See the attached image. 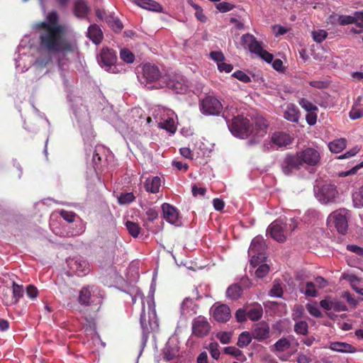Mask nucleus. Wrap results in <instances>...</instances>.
<instances>
[{"label": "nucleus", "mask_w": 363, "mask_h": 363, "mask_svg": "<svg viewBox=\"0 0 363 363\" xmlns=\"http://www.w3.org/2000/svg\"><path fill=\"white\" fill-rule=\"evenodd\" d=\"M51 62L49 55L38 58L31 66V73L33 74V80H38L47 73L46 67Z\"/></svg>", "instance_id": "f3484780"}, {"label": "nucleus", "mask_w": 363, "mask_h": 363, "mask_svg": "<svg viewBox=\"0 0 363 363\" xmlns=\"http://www.w3.org/2000/svg\"><path fill=\"white\" fill-rule=\"evenodd\" d=\"M60 216L69 223H72L75 220V218L77 217L76 214L72 211H67L65 210H61L60 211Z\"/></svg>", "instance_id": "bf43d9fd"}, {"label": "nucleus", "mask_w": 363, "mask_h": 363, "mask_svg": "<svg viewBox=\"0 0 363 363\" xmlns=\"http://www.w3.org/2000/svg\"><path fill=\"white\" fill-rule=\"evenodd\" d=\"M233 76L245 83L251 82L250 77L242 71H237L233 73Z\"/></svg>", "instance_id": "e2e57ef3"}, {"label": "nucleus", "mask_w": 363, "mask_h": 363, "mask_svg": "<svg viewBox=\"0 0 363 363\" xmlns=\"http://www.w3.org/2000/svg\"><path fill=\"white\" fill-rule=\"evenodd\" d=\"M315 286L313 282L309 281L306 284L305 289H301V291L307 296L315 297L317 296V291Z\"/></svg>", "instance_id": "c03bdc74"}, {"label": "nucleus", "mask_w": 363, "mask_h": 363, "mask_svg": "<svg viewBox=\"0 0 363 363\" xmlns=\"http://www.w3.org/2000/svg\"><path fill=\"white\" fill-rule=\"evenodd\" d=\"M263 314V309L261 305L255 304L250 308L247 309V318L252 321L260 319Z\"/></svg>", "instance_id": "c756f323"}, {"label": "nucleus", "mask_w": 363, "mask_h": 363, "mask_svg": "<svg viewBox=\"0 0 363 363\" xmlns=\"http://www.w3.org/2000/svg\"><path fill=\"white\" fill-rule=\"evenodd\" d=\"M224 352L226 354H230L240 359V357H244L242 351L235 347H225Z\"/></svg>", "instance_id": "864d4df0"}, {"label": "nucleus", "mask_w": 363, "mask_h": 363, "mask_svg": "<svg viewBox=\"0 0 363 363\" xmlns=\"http://www.w3.org/2000/svg\"><path fill=\"white\" fill-rule=\"evenodd\" d=\"M347 250L355 253L356 255L363 257V248L356 245H347Z\"/></svg>", "instance_id": "774afa93"}, {"label": "nucleus", "mask_w": 363, "mask_h": 363, "mask_svg": "<svg viewBox=\"0 0 363 363\" xmlns=\"http://www.w3.org/2000/svg\"><path fill=\"white\" fill-rule=\"evenodd\" d=\"M296 155L301 164L304 163L309 166H315L318 164L320 159L319 152L313 148H307Z\"/></svg>", "instance_id": "dca6fc26"}, {"label": "nucleus", "mask_w": 363, "mask_h": 363, "mask_svg": "<svg viewBox=\"0 0 363 363\" xmlns=\"http://www.w3.org/2000/svg\"><path fill=\"white\" fill-rule=\"evenodd\" d=\"M347 309V306L343 302L333 299L332 310H334L337 312H340L345 311Z\"/></svg>", "instance_id": "0e129e2a"}, {"label": "nucleus", "mask_w": 363, "mask_h": 363, "mask_svg": "<svg viewBox=\"0 0 363 363\" xmlns=\"http://www.w3.org/2000/svg\"><path fill=\"white\" fill-rule=\"evenodd\" d=\"M211 311L213 317L217 322H227L231 317L230 308L225 304L214 306L212 307Z\"/></svg>", "instance_id": "6ab92c4d"}, {"label": "nucleus", "mask_w": 363, "mask_h": 363, "mask_svg": "<svg viewBox=\"0 0 363 363\" xmlns=\"http://www.w3.org/2000/svg\"><path fill=\"white\" fill-rule=\"evenodd\" d=\"M117 60V56L116 52L109 48H103L100 53V55L98 57V62L101 67L104 68L105 70L116 72V62Z\"/></svg>", "instance_id": "9d476101"}, {"label": "nucleus", "mask_w": 363, "mask_h": 363, "mask_svg": "<svg viewBox=\"0 0 363 363\" xmlns=\"http://www.w3.org/2000/svg\"><path fill=\"white\" fill-rule=\"evenodd\" d=\"M138 298H140L143 304V311L140 315V319L141 328L144 333H148L149 328L153 330L155 327L157 326L155 305L154 303L152 302V298H150V301H148V316L147 318L143 301L144 296L143 294L140 291H137L136 294L132 297L133 302L135 303Z\"/></svg>", "instance_id": "20e7f679"}, {"label": "nucleus", "mask_w": 363, "mask_h": 363, "mask_svg": "<svg viewBox=\"0 0 363 363\" xmlns=\"http://www.w3.org/2000/svg\"><path fill=\"white\" fill-rule=\"evenodd\" d=\"M252 336L258 341H263L269 337V326L265 322L257 323L252 331Z\"/></svg>", "instance_id": "412c9836"}, {"label": "nucleus", "mask_w": 363, "mask_h": 363, "mask_svg": "<svg viewBox=\"0 0 363 363\" xmlns=\"http://www.w3.org/2000/svg\"><path fill=\"white\" fill-rule=\"evenodd\" d=\"M58 16L55 11L49 13L46 21L37 23L33 28L40 29V48L57 56L59 69L62 72L69 62L68 55L77 53L74 42L62 39L67 28L57 23Z\"/></svg>", "instance_id": "f257e3e1"}, {"label": "nucleus", "mask_w": 363, "mask_h": 363, "mask_svg": "<svg viewBox=\"0 0 363 363\" xmlns=\"http://www.w3.org/2000/svg\"><path fill=\"white\" fill-rule=\"evenodd\" d=\"M87 35L95 44L100 43L103 38L102 31L96 25H91L89 27Z\"/></svg>", "instance_id": "cd10ccee"}, {"label": "nucleus", "mask_w": 363, "mask_h": 363, "mask_svg": "<svg viewBox=\"0 0 363 363\" xmlns=\"http://www.w3.org/2000/svg\"><path fill=\"white\" fill-rule=\"evenodd\" d=\"M301 163L299 159L296 155H291L286 157L282 164V169L285 174L289 175L295 170L300 169Z\"/></svg>", "instance_id": "5701e85b"}, {"label": "nucleus", "mask_w": 363, "mask_h": 363, "mask_svg": "<svg viewBox=\"0 0 363 363\" xmlns=\"http://www.w3.org/2000/svg\"><path fill=\"white\" fill-rule=\"evenodd\" d=\"M284 118L293 123H297L299 119V111L298 108L293 104L286 106L284 113Z\"/></svg>", "instance_id": "bb28decb"}, {"label": "nucleus", "mask_w": 363, "mask_h": 363, "mask_svg": "<svg viewBox=\"0 0 363 363\" xmlns=\"http://www.w3.org/2000/svg\"><path fill=\"white\" fill-rule=\"evenodd\" d=\"M315 195L320 203L326 204L335 201L337 191L335 185L325 184L320 188L315 189Z\"/></svg>", "instance_id": "ddd939ff"}, {"label": "nucleus", "mask_w": 363, "mask_h": 363, "mask_svg": "<svg viewBox=\"0 0 363 363\" xmlns=\"http://www.w3.org/2000/svg\"><path fill=\"white\" fill-rule=\"evenodd\" d=\"M306 308L308 313L315 317V318H320L322 316V313L319 310V308L316 303H310L306 305Z\"/></svg>", "instance_id": "09e8293b"}, {"label": "nucleus", "mask_w": 363, "mask_h": 363, "mask_svg": "<svg viewBox=\"0 0 363 363\" xmlns=\"http://www.w3.org/2000/svg\"><path fill=\"white\" fill-rule=\"evenodd\" d=\"M352 201L354 207L363 206V186L352 194Z\"/></svg>", "instance_id": "58836bf2"}, {"label": "nucleus", "mask_w": 363, "mask_h": 363, "mask_svg": "<svg viewBox=\"0 0 363 363\" xmlns=\"http://www.w3.org/2000/svg\"><path fill=\"white\" fill-rule=\"evenodd\" d=\"M338 23L342 26L355 23V17L354 16H339L337 18Z\"/></svg>", "instance_id": "603ef678"}, {"label": "nucleus", "mask_w": 363, "mask_h": 363, "mask_svg": "<svg viewBox=\"0 0 363 363\" xmlns=\"http://www.w3.org/2000/svg\"><path fill=\"white\" fill-rule=\"evenodd\" d=\"M241 44L244 48H247L250 52L257 55L265 62L271 63L273 61V55L264 50L263 43L257 40L253 35L244 34L241 37Z\"/></svg>", "instance_id": "39448f33"}, {"label": "nucleus", "mask_w": 363, "mask_h": 363, "mask_svg": "<svg viewBox=\"0 0 363 363\" xmlns=\"http://www.w3.org/2000/svg\"><path fill=\"white\" fill-rule=\"evenodd\" d=\"M330 349L336 352L344 353L354 352V348L353 346L350 344L340 342H331L330 345Z\"/></svg>", "instance_id": "c85d7f7f"}, {"label": "nucleus", "mask_w": 363, "mask_h": 363, "mask_svg": "<svg viewBox=\"0 0 363 363\" xmlns=\"http://www.w3.org/2000/svg\"><path fill=\"white\" fill-rule=\"evenodd\" d=\"M290 347V341L286 337H282L276 342V343L274 345V352H275L279 356L280 353L288 351Z\"/></svg>", "instance_id": "7c9ffc66"}, {"label": "nucleus", "mask_w": 363, "mask_h": 363, "mask_svg": "<svg viewBox=\"0 0 363 363\" xmlns=\"http://www.w3.org/2000/svg\"><path fill=\"white\" fill-rule=\"evenodd\" d=\"M299 105L306 111H315L318 110V107L306 99H301L298 101Z\"/></svg>", "instance_id": "49530a36"}, {"label": "nucleus", "mask_w": 363, "mask_h": 363, "mask_svg": "<svg viewBox=\"0 0 363 363\" xmlns=\"http://www.w3.org/2000/svg\"><path fill=\"white\" fill-rule=\"evenodd\" d=\"M252 334L247 331L242 332L238 337V345L240 347L247 346L252 341Z\"/></svg>", "instance_id": "ea45409f"}, {"label": "nucleus", "mask_w": 363, "mask_h": 363, "mask_svg": "<svg viewBox=\"0 0 363 363\" xmlns=\"http://www.w3.org/2000/svg\"><path fill=\"white\" fill-rule=\"evenodd\" d=\"M349 217V211L345 208L333 211L328 217V225L334 226L339 233L345 235L348 229Z\"/></svg>", "instance_id": "6e6552de"}, {"label": "nucleus", "mask_w": 363, "mask_h": 363, "mask_svg": "<svg viewBox=\"0 0 363 363\" xmlns=\"http://www.w3.org/2000/svg\"><path fill=\"white\" fill-rule=\"evenodd\" d=\"M23 293L24 290L23 286L13 281L11 289L12 296L6 298V306H12L16 304L23 296Z\"/></svg>", "instance_id": "b1692460"}, {"label": "nucleus", "mask_w": 363, "mask_h": 363, "mask_svg": "<svg viewBox=\"0 0 363 363\" xmlns=\"http://www.w3.org/2000/svg\"><path fill=\"white\" fill-rule=\"evenodd\" d=\"M142 76L139 77L142 84L149 89H162L164 87L165 75L162 76L159 68L152 64H145L143 66Z\"/></svg>", "instance_id": "7ed1b4c3"}, {"label": "nucleus", "mask_w": 363, "mask_h": 363, "mask_svg": "<svg viewBox=\"0 0 363 363\" xmlns=\"http://www.w3.org/2000/svg\"><path fill=\"white\" fill-rule=\"evenodd\" d=\"M144 186L147 192L156 194L160 190L161 179L159 177H148L146 179Z\"/></svg>", "instance_id": "393cba45"}, {"label": "nucleus", "mask_w": 363, "mask_h": 363, "mask_svg": "<svg viewBox=\"0 0 363 363\" xmlns=\"http://www.w3.org/2000/svg\"><path fill=\"white\" fill-rule=\"evenodd\" d=\"M308 323L306 321L301 320L297 322L294 325V330L296 333L306 335L308 333Z\"/></svg>", "instance_id": "de8ad7c7"}, {"label": "nucleus", "mask_w": 363, "mask_h": 363, "mask_svg": "<svg viewBox=\"0 0 363 363\" xmlns=\"http://www.w3.org/2000/svg\"><path fill=\"white\" fill-rule=\"evenodd\" d=\"M298 225L295 218H290L289 223H283L281 220L274 221L267 229V233L272 238L277 242H282L286 240L289 232L293 231Z\"/></svg>", "instance_id": "423d86ee"}, {"label": "nucleus", "mask_w": 363, "mask_h": 363, "mask_svg": "<svg viewBox=\"0 0 363 363\" xmlns=\"http://www.w3.org/2000/svg\"><path fill=\"white\" fill-rule=\"evenodd\" d=\"M291 143V138L289 135L282 132H277L272 135L270 142H264V146L267 150L277 149L285 147Z\"/></svg>", "instance_id": "2eb2a0df"}, {"label": "nucleus", "mask_w": 363, "mask_h": 363, "mask_svg": "<svg viewBox=\"0 0 363 363\" xmlns=\"http://www.w3.org/2000/svg\"><path fill=\"white\" fill-rule=\"evenodd\" d=\"M164 358L167 360H172L179 356V346L177 339L170 338L167 342L164 351Z\"/></svg>", "instance_id": "4be33fe9"}, {"label": "nucleus", "mask_w": 363, "mask_h": 363, "mask_svg": "<svg viewBox=\"0 0 363 363\" xmlns=\"http://www.w3.org/2000/svg\"><path fill=\"white\" fill-rule=\"evenodd\" d=\"M361 147L358 145L353 147L350 150L347 151L345 154H342L338 157V159L343 160L350 158L356 155L360 150Z\"/></svg>", "instance_id": "5fc2aeb1"}, {"label": "nucleus", "mask_w": 363, "mask_h": 363, "mask_svg": "<svg viewBox=\"0 0 363 363\" xmlns=\"http://www.w3.org/2000/svg\"><path fill=\"white\" fill-rule=\"evenodd\" d=\"M217 338L223 344H228L230 342L232 334L230 332H220L216 335Z\"/></svg>", "instance_id": "4d7b16f0"}, {"label": "nucleus", "mask_w": 363, "mask_h": 363, "mask_svg": "<svg viewBox=\"0 0 363 363\" xmlns=\"http://www.w3.org/2000/svg\"><path fill=\"white\" fill-rule=\"evenodd\" d=\"M266 244L262 236L255 237L251 242L248 254L250 257V264L253 267H256L260 262H264L266 256Z\"/></svg>", "instance_id": "0eeeda50"}, {"label": "nucleus", "mask_w": 363, "mask_h": 363, "mask_svg": "<svg viewBox=\"0 0 363 363\" xmlns=\"http://www.w3.org/2000/svg\"><path fill=\"white\" fill-rule=\"evenodd\" d=\"M312 36L316 43L323 42L328 36V33L325 30H318L312 32Z\"/></svg>", "instance_id": "8fccbe9b"}, {"label": "nucleus", "mask_w": 363, "mask_h": 363, "mask_svg": "<svg viewBox=\"0 0 363 363\" xmlns=\"http://www.w3.org/2000/svg\"><path fill=\"white\" fill-rule=\"evenodd\" d=\"M88 13V6L83 0H77L74 5V14L78 18H84Z\"/></svg>", "instance_id": "72a5a7b5"}, {"label": "nucleus", "mask_w": 363, "mask_h": 363, "mask_svg": "<svg viewBox=\"0 0 363 363\" xmlns=\"http://www.w3.org/2000/svg\"><path fill=\"white\" fill-rule=\"evenodd\" d=\"M210 56L213 60H214L217 65L222 62L225 60V57L221 52L213 51L210 52Z\"/></svg>", "instance_id": "69168bd1"}, {"label": "nucleus", "mask_w": 363, "mask_h": 363, "mask_svg": "<svg viewBox=\"0 0 363 363\" xmlns=\"http://www.w3.org/2000/svg\"><path fill=\"white\" fill-rule=\"evenodd\" d=\"M362 167H363V161L348 171H343L340 172L339 176L340 177H345L352 174H354L357 170Z\"/></svg>", "instance_id": "052dcab7"}, {"label": "nucleus", "mask_w": 363, "mask_h": 363, "mask_svg": "<svg viewBox=\"0 0 363 363\" xmlns=\"http://www.w3.org/2000/svg\"><path fill=\"white\" fill-rule=\"evenodd\" d=\"M200 110L206 116L218 115L223 110V105L218 99L208 96L201 101Z\"/></svg>", "instance_id": "f8f14e48"}, {"label": "nucleus", "mask_w": 363, "mask_h": 363, "mask_svg": "<svg viewBox=\"0 0 363 363\" xmlns=\"http://www.w3.org/2000/svg\"><path fill=\"white\" fill-rule=\"evenodd\" d=\"M125 226L129 233L134 238H137L140 233V227L136 223L132 221H127Z\"/></svg>", "instance_id": "79ce46f5"}, {"label": "nucleus", "mask_w": 363, "mask_h": 363, "mask_svg": "<svg viewBox=\"0 0 363 363\" xmlns=\"http://www.w3.org/2000/svg\"><path fill=\"white\" fill-rule=\"evenodd\" d=\"M238 110L235 107H234L233 106H228L224 109L223 116L225 118L227 124H228L229 123L233 121V119L234 118L237 117L235 114L238 115Z\"/></svg>", "instance_id": "4c0bfd02"}, {"label": "nucleus", "mask_w": 363, "mask_h": 363, "mask_svg": "<svg viewBox=\"0 0 363 363\" xmlns=\"http://www.w3.org/2000/svg\"><path fill=\"white\" fill-rule=\"evenodd\" d=\"M96 289L94 286H85L79 292L78 301L80 304L84 306H89L92 293Z\"/></svg>", "instance_id": "a878e982"}, {"label": "nucleus", "mask_w": 363, "mask_h": 363, "mask_svg": "<svg viewBox=\"0 0 363 363\" xmlns=\"http://www.w3.org/2000/svg\"><path fill=\"white\" fill-rule=\"evenodd\" d=\"M67 264L72 272L79 277L85 276L90 272L89 264L81 257L68 259Z\"/></svg>", "instance_id": "4468645a"}, {"label": "nucleus", "mask_w": 363, "mask_h": 363, "mask_svg": "<svg viewBox=\"0 0 363 363\" xmlns=\"http://www.w3.org/2000/svg\"><path fill=\"white\" fill-rule=\"evenodd\" d=\"M257 269L255 271V275L257 278H263L266 277V275L268 274L269 271V267L268 264L260 262L259 264H257L256 267H257Z\"/></svg>", "instance_id": "37998d69"}, {"label": "nucleus", "mask_w": 363, "mask_h": 363, "mask_svg": "<svg viewBox=\"0 0 363 363\" xmlns=\"http://www.w3.org/2000/svg\"><path fill=\"white\" fill-rule=\"evenodd\" d=\"M363 116V106H362L358 101L353 106L350 112V117L352 120L358 119Z\"/></svg>", "instance_id": "a19ab883"}, {"label": "nucleus", "mask_w": 363, "mask_h": 363, "mask_svg": "<svg viewBox=\"0 0 363 363\" xmlns=\"http://www.w3.org/2000/svg\"><path fill=\"white\" fill-rule=\"evenodd\" d=\"M194 302L193 299L186 298L181 305V310L183 315H191L194 313Z\"/></svg>", "instance_id": "f704fd0d"}, {"label": "nucleus", "mask_w": 363, "mask_h": 363, "mask_svg": "<svg viewBox=\"0 0 363 363\" xmlns=\"http://www.w3.org/2000/svg\"><path fill=\"white\" fill-rule=\"evenodd\" d=\"M137 4L145 9L160 11L161 6L154 0H138Z\"/></svg>", "instance_id": "473e14b6"}, {"label": "nucleus", "mask_w": 363, "mask_h": 363, "mask_svg": "<svg viewBox=\"0 0 363 363\" xmlns=\"http://www.w3.org/2000/svg\"><path fill=\"white\" fill-rule=\"evenodd\" d=\"M159 127L167 130L171 133H174L176 130L174 120L171 117H167V118H162V121L159 123Z\"/></svg>", "instance_id": "c9c22d12"}, {"label": "nucleus", "mask_w": 363, "mask_h": 363, "mask_svg": "<svg viewBox=\"0 0 363 363\" xmlns=\"http://www.w3.org/2000/svg\"><path fill=\"white\" fill-rule=\"evenodd\" d=\"M242 293V289L238 284L230 286L226 291V296L232 300L238 299Z\"/></svg>", "instance_id": "e433bc0d"}, {"label": "nucleus", "mask_w": 363, "mask_h": 363, "mask_svg": "<svg viewBox=\"0 0 363 363\" xmlns=\"http://www.w3.org/2000/svg\"><path fill=\"white\" fill-rule=\"evenodd\" d=\"M347 147V140L345 138L334 140L328 144V147L332 152L339 153Z\"/></svg>", "instance_id": "2f4dec72"}, {"label": "nucleus", "mask_w": 363, "mask_h": 363, "mask_svg": "<svg viewBox=\"0 0 363 363\" xmlns=\"http://www.w3.org/2000/svg\"><path fill=\"white\" fill-rule=\"evenodd\" d=\"M210 330V325L206 318L199 316L194 319L192 323V333L198 337L206 335Z\"/></svg>", "instance_id": "a211bd4d"}, {"label": "nucleus", "mask_w": 363, "mask_h": 363, "mask_svg": "<svg viewBox=\"0 0 363 363\" xmlns=\"http://www.w3.org/2000/svg\"><path fill=\"white\" fill-rule=\"evenodd\" d=\"M109 26L115 31L119 32L123 28V24L121 21L115 17H109L107 20Z\"/></svg>", "instance_id": "a18cd8bd"}, {"label": "nucleus", "mask_w": 363, "mask_h": 363, "mask_svg": "<svg viewBox=\"0 0 363 363\" xmlns=\"http://www.w3.org/2000/svg\"><path fill=\"white\" fill-rule=\"evenodd\" d=\"M218 347L219 346L216 342H211L209 345V351L211 355L215 359H218L220 357V351L218 350Z\"/></svg>", "instance_id": "680f3d73"}, {"label": "nucleus", "mask_w": 363, "mask_h": 363, "mask_svg": "<svg viewBox=\"0 0 363 363\" xmlns=\"http://www.w3.org/2000/svg\"><path fill=\"white\" fill-rule=\"evenodd\" d=\"M228 126L234 136L240 138L251 137L254 142H257L267 133V123L263 118H257L250 127L249 121L238 113Z\"/></svg>", "instance_id": "f03ea898"}, {"label": "nucleus", "mask_w": 363, "mask_h": 363, "mask_svg": "<svg viewBox=\"0 0 363 363\" xmlns=\"http://www.w3.org/2000/svg\"><path fill=\"white\" fill-rule=\"evenodd\" d=\"M163 212V218L169 223L178 225L179 223V211L173 206L164 203L162 205Z\"/></svg>", "instance_id": "aec40b11"}, {"label": "nucleus", "mask_w": 363, "mask_h": 363, "mask_svg": "<svg viewBox=\"0 0 363 363\" xmlns=\"http://www.w3.org/2000/svg\"><path fill=\"white\" fill-rule=\"evenodd\" d=\"M283 294L282 288L280 284L275 282L269 291V296L272 297H281Z\"/></svg>", "instance_id": "6e6d98bb"}, {"label": "nucleus", "mask_w": 363, "mask_h": 363, "mask_svg": "<svg viewBox=\"0 0 363 363\" xmlns=\"http://www.w3.org/2000/svg\"><path fill=\"white\" fill-rule=\"evenodd\" d=\"M135 199V196L132 193L123 194L118 197V202L121 204H126L132 202Z\"/></svg>", "instance_id": "13d9d810"}, {"label": "nucleus", "mask_w": 363, "mask_h": 363, "mask_svg": "<svg viewBox=\"0 0 363 363\" xmlns=\"http://www.w3.org/2000/svg\"><path fill=\"white\" fill-rule=\"evenodd\" d=\"M164 81V86L172 89L177 94H182L187 89L186 80L181 74H172L165 75Z\"/></svg>", "instance_id": "9b49d317"}, {"label": "nucleus", "mask_w": 363, "mask_h": 363, "mask_svg": "<svg viewBox=\"0 0 363 363\" xmlns=\"http://www.w3.org/2000/svg\"><path fill=\"white\" fill-rule=\"evenodd\" d=\"M28 38L23 39L18 47V56L15 59L16 69L19 72H25L31 66L32 59L28 55L30 48L26 45Z\"/></svg>", "instance_id": "1a4fd4ad"}, {"label": "nucleus", "mask_w": 363, "mask_h": 363, "mask_svg": "<svg viewBox=\"0 0 363 363\" xmlns=\"http://www.w3.org/2000/svg\"><path fill=\"white\" fill-rule=\"evenodd\" d=\"M216 9L223 13L231 11L233 9V5L228 2H221L216 4Z\"/></svg>", "instance_id": "338daca9"}, {"label": "nucleus", "mask_w": 363, "mask_h": 363, "mask_svg": "<svg viewBox=\"0 0 363 363\" xmlns=\"http://www.w3.org/2000/svg\"><path fill=\"white\" fill-rule=\"evenodd\" d=\"M120 57L123 61L127 63H132L135 60L133 54L127 49H123L121 50Z\"/></svg>", "instance_id": "3c124183"}]
</instances>
